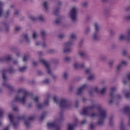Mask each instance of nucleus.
<instances>
[{"instance_id":"f257e3e1","label":"nucleus","mask_w":130,"mask_h":130,"mask_svg":"<svg viewBox=\"0 0 130 130\" xmlns=\"http://www.w3.org/2000/svg\"><path fill=\"white\" fill-rule=\"evenodd\" d=\"M18 93L24 94V96L21 99L19 96H16L14 99V101L15 102H18V101H19L20 102H22V103H25V101H26L27 97H29L30 94H29V92L26 91V90L22 89H19L18 90Z\"/></svg>"},{"instance_id":"f03ea898","label":"nucleus","mask_w":130,"mask_h":130,"mask_svg":"<svg viewBox=\"0 0 130 130\" xmlns=\"http://www.w3.org/2000/svg\"><path fill=\"white\" fill-rule=\"evenodd\" d=\"M95 107L94 106L93 107H87L84 108L83 110L80 112V114L82 115H88L90 116V117H95V116H98V115L94 114V113H91V109L94 108Z\"/></svg>"},{"instance_id":"7ed1b4c3","label":"nucleus","mask_w":130,"mask_h":130,"mask_svg":"<svg viewBox=\"0 0 130 130\" xmlns=\"http://www.w3.org/2000/svg\"><path fill=\"white\" fill-rule=\"evenodd\" d=\"M98 109L100 112L99 116L100 117V120L98 122V124H102L103 121H104V118L106 117V111L100 106L98 107Z\"/></svg>"},{"instance_id":"20e7f679","label":"nucleus","mask_w":130,"mask_h":130,"mask_svg":"<svg viewBox=\"0 0 130 130\" xmlns=\"http://www.w3.org/2000/svg\"><path fill=\"white\" fill-rule=\"evenodd\" d=\"M94 27H95V32L93 34V38L94 39V40H97L98 38H99V29L100 28V26H99V24L98 23L95 22L94 23Z\"/></svg>"},{"instance_id":"39448f33","label":"nucleus","mask_w":130,"mask_h":130,"mask_svg":"<svg viewBox=\"0 0 130 130\" xmlns=\"http://www.w3.org/2000/svg\"><path fill=\"white\" fill-rule=\"evenodd\" d=\"M71 106V103L66 100H61L60 102V108H69Z\"/></svg>"},{"instance_id":"423d86ee","label":"nucleus","mask_w":130,"mask_h":130,"mask_svg":"<svg viewBox=\"0 0 130 130\" xmlns=\"http://www.w3.org/2000/svg\"><path fill=\"white\" fill-rule=\"evenodd\" d=\"M70 16L73 21H76L77 19V8L74 7L72 9L70 12Z\"/></svg>"},{"instance_id":"0eeeda50","label":"nucleus","mask_w":130,"mask_h":130,"mask_svg":"<svg viewBox=\"0 0 130 130\" xmlns=\"http://www.w3.org/2000/svg\"><path fill=\"white\" fill-rule=\"evenodd\" d=\"M47 126L48 128H51V127H55V130H60L59 127L56 125L55 122H48L47 123Z\"/></svg>"},{"instance_id":"6e6552de","label":"nucleus","mask_w":130,"mask_h":130,"mask_svg":"<svg viewBox=\"0 0 130 130\" xmlns=\"http://www.w3.org/2000/svg\"><path fill=\"white\" fill-rule=\"evenodd\" d=\"M41 62H42V63H44L45 64V67L47 68L48 74H51V71H50V68L49 67V64L48 62H47L44 59H41L40 60Z\"/></svg>"},{"instance_id":"1a4fd4ad","label":"nucleus","mask_w":130,"mask_h":130,"mask_svg":"<svg viewBox=\"0 0 130 130\" xmlns=\"http://www.w3.org/2000/svg\"><path fill=\"white\" fill-rule=\"evenodd\" d=\"M9 118L10 121H11V122L13 123L14 127H16V126L18 125V124L17 123L15 124V123H14V121L15 120V118H14V116L10 114L9 115Z\"/></svg>"},{"instance_id":"9d476101","label":"nucleus","mask_w":130,"mask_h":130,"mask_svg":"<svg viewBox=\"0 0 130 130\" xmlns=\"http://www.w3.org/2000/svg\"><path fill=\"white\" fill-rule=\"evenodd\" d=\"M94 90L97 93H100V94L103 95V94H105V92H106V88L104 87V88H103V89H102V90H99L98 87H95Z\"/></svg>"},{"instance_id":"9b49d317","label":"nucleus","mask_w":130,"mask_h":130,"mask_svg":"<svg viewBox=\"0 0 130 130\" xmlns=\"http://www.w3.org/2000/svg\"><path fill=\"white\" fill-rule=\"evenodd\" d=\"M86 74H90V75L88 78V80H91L95 79V76L91 74V69H87L86 71Z\"/></svg>"},{"instance_id":"f8f14e48","label":"nucleus","mask_w":130,"mask_h":130,"mask_svg":"<svg viewBox=\"0 0 130 130\" xmlns=\"http://www.w3.org/2000/svg\"><path fill=\"white\" fill-rule=\"evenodd\" d=\"M70 45H71V43H66L64 44L65 49H64V52H68V51H70Z\"/></svg>"},{"instance_id":"ddd939ff","label":"nucleus","mask_w":130,"mask_h":130,"mask_svg":"<svg viewBox=\"0 0 130 130\" xmlns=\"http://www.w3.org/2000/svg\"><path fill=\"white\" fill-rule=\"evenodd\" d=\"M87 87V85L85 84L83 85L82 86H81L80 88L78 89V92H77V94L80 95L81 93H82V91H84L85 89H86V87Z\"/></svg>"},{"instance_id":"4468645a","label":"nucleus","mask_w":130,"mask_h":130,"mask_svg":"<svg viewBox=\"0 0 130 130\" xmlns=\"http://www.w3.org/2000/svg\"><path fill=\"white\" fill-rule=\"evenodd\" d=\"M85 64H80L79 62H75L74 67L75 69H78V68H84Z\"/></svg>"},{"instance_id":"2eb2a0df","label":"nucleus","mask_w":130,"mask_h":130,"mask_svg":"<svg viewBox=\"0 0 130 130\" xmlns=\"http://www.w3.org/2000/svg\"><path fill=\"white\" fill-rule=\"evenodd\" d=\"M30 19L32 20V21H37V20H39L40 21H43V16H41L39 17V18L31 16Z\"/></svg>"},{"instance_id":"dca6fc26","label":"nucleus","mask_w":130,"mask_h":130,"mask_svg":"<svg viewBox=\"0 0 130 130\" xmlns=\"http://www.w3.org/2000/svg\"><path fill=\"white\" fill-rule=\"evenodd\" d=\"M125 64H126V61H122V62L117 66V69L118 70V71H119V70H120V69H121L122 67H123V66H125Z\"/></svg>"},{"instance_id":"f3484780","label":"nucleus","mask_w":130,"mask_h":130,"mask_svg":"<svg viewBox=\"0 0 130 130\" xmlns=\"http://www.w3.org/2000/svg\"><path fill=\"white\" fill-rule=\"evenodd\" d=\"M76 126V125L73 124H68V130H74V128Z\"/></svg>"},{"instance_id":"a211bd4d","label":"nucleus","mask_w":130,"mask_h":130,"mask_svg":"<svg viewBox=\"0 0 130 130\" xmlns=\"http://www.w3.org/2000/svg\"><path fill=\"white\" fill-rule=\"evenodd\" d=\"M4 6V3L0 1V17L2 16V14H3V6Z\"/></svg>"},{"instance_id":"6ab92c4d","label":"nucleus","mask_w":130,"mask_h":130,"mask_svg":"<svg viewBox=\"0 0 130 130\" xmlns=\"http://www.w3.org/2000/svg\"><path fill=\"white\" fill-rule=\"evenodd\" d=\"M7 70H3V80H4V81H6V80H7V77H6V74H7Z\"/></svg>"},{"instance_id":"aec40b11","label":"nucleus","mask_w":130,"mask_h":130,"mask_svg":"<svg viewBox=\"0 0 130 130\" xmlns=\"http://www.w3.org/2000/svg\"><path fill=\"white\" fill-rule=\"evenodd\" d=\"M119 40H124V39H126V37L124 35H121L119 37Z\"/></svg>"},{"instance_id":"412c9836","label":"nucleus","mask_w":130,"mask_h":130,"mask_svg":"<svg viewBox=\"0 0 130 130\" xmlns=\"http://www.w3.org/2000/svg\"><path fill=\"white\" fill-rule=\"evenodd\" d=\"M77 38V36H76L75 34H72L71 36V39H72L73 40L76 39Z\"/></svg>"},{"instance_id":"4be33fe9","label":"nucleus","mask_w":130,"mask_h":130,"mask_svg":"<svg viewBox=\"0 0 130 130\" xmlns=\"http://www.w3.org/2000/svg\"><path fill=\"white\" fill-rule=\"evenodd\" d=\"M47 6H48V3L47 2H45L44 3V7L45 9H46V10H47V8H48Z\"/></svg>"},{"instance_id":"5701e85b","label":"nucleus","mask_w":130,"mask_h":130,"mask_svg":"<svg viewBox=\"0 0 130 130\" xmlns=\"http://www.w3.org/2000/svg\"><path fill=\"white\" fill-rule=\"evenodd\" d=\"M53 100L55 103H58V99H57V97H56V96H54Z\"/></svg>"},{"instance_id":"b1692460","label":"nucleus","mask_w":130,"mask_h":130,"mask_svg":"<svg viewBox=\"0 0 130 130\" xmlns=\"http://www.w3.org/2000/svg\"><path fill=\"white\" fill-rule=\"evenodd\" d=\"M25 70H26V67H25L19 68L20 72H24Z\"/></svg>"},{"instance_id":"393cba45","label":"nucleus","mask_w":130,"mask_h":130,"mask_svg":"<svg viewBox=\"0 0 130 130\" xmlns=\"http://www.w3.org/2000/svg\"><path fill=\"white\" fill-rule=\"evenodd\" d=\"M2 61L4 60H11V56H8L7 58L4 59V60H1Z\"/></svg>"},{"instance_id":"a878e982","label":"nucleus","mask_w":130,"mask_h":130,"mask_svg":"<svg viewBox=\"0 0 130 130\" xmlns=\"http://www.w3.org/2000/svg\"><path fill=\"white\" fill-rule=\"evenodd\" d=\"M34 100L35 102H37V103H38L39 101V98L37 96L34 98Z\"/></svg>"},{"instance_id":"bb28decb","label":"nucleus","mask_w":130,"mask_h":130,"mask_svg":"<svg viewBox=\"0 0 130 130\" xmlns=\"http://www.w3.org/2000/svg\"><path fill=\"white\" fill-rule=\"evenodd\" d=\"M79 54L81 56H84L85 55V52L80 51V52H79Z\"/></svg>"},{"instance_id":"cd10ccee","label":"nucleus","mask_w":130,"mask_h":130,"mask_svg":"<svg viewBox=\"0 0 130 130\" xmlns=\"http://www.w3.org/2000/svg\"><path fill=\"white\" fill-rule=\"evenodd\" d=\"M3 113H4V111L3 110V109H0V117H2V116H3Z\"/></svg>"},{"instance_id":"c85d7f7f","label":"nucleus","mask_w":130,"mask_h":130,"mask_svg":"<svg viewBox=\"0 0 130 130\" xmlns=\"http://www.w3.org/2000/svg\"><path fill=\"white\" fill-rule=\"evenodd\" d=\"M125 97L126 98H129L130 97V93L129 92H127L125 93Z\"/></svg>"},{"instance_id":"c756f323","label":"nucleus","mask_w":130,"mask_h":130,"mask_svg":"<svg viewBox=\"0 0 130 130\" xmlns=\"http://www.w3.org/2000/svg\"><path fill=\"white\" fill-rule=\"evenodd\" d=\"M20 30H21V27H20L19 26H17L15 27V30L16 31H20Z\"/></svg>"},{"instance_id":"7c9ffc66","label":"nucleus","mask_w":130,"mask_h":130,"mask_svg":"<svg viewBox=\"0 0 130 130\" xmlns=\"http://www.w3.org/2000/svg\"><path fill=\"white\" fill-rule=\"evenodd\" d=\"M32 36L33 38L35 39V38L37 37V34H36V32H34Z\"/></svg>"},{"instance_id":"2f4dec72","label":"nucleus","mask_w":130,"mask_h":130,"mask_svg":"<svg viewBox=\"0 0 130 130\" xmlns=\"http://www.w3.org/2000/svg\"><path fill=\"white\" fill-rule=\"evenodd\" d=\"M43 106V105H42L40 104H38V108H39V109H40V108H42Z\"/></svg>"},{"instance_id":"473e14b6","label":"nucleus","mask_w":130,"mask_h":130,"mask_svg":"<svg viewBox=\"0 0 130 130\" xmlns=\"http://www.w3.org/2000/svg\"><path fill=\"white\" fill-rule=\"evenodd\" d=\"M68 73H64L63 74L64 79H67V78L68 77Z\"/></svg>"},{"instance_id":"72a5a7b5","label":"nucleus","mask_w":130,"mask_h":130,"mask_svg":"<svg viewBox=\"0 0 130 130\" xmlns=\"http://www.w3.org/2000/svg\"><path fill=\"white\" fill-rule=\"evenodd\" d=\"M27 59H28V56H24L23 58V61H27Z\"/></svg>"},{"instance_id":"f704fd0d","label":"nucleus","mask_w":130,"mask_h":130,"mask_svg":"<svg viewBox=\"0 0 130 130\" xmlns=\"http://www.w3.org/2000/svg\"><path fill=\"white\" fill-rule=\"evenodd\" d=\"M115 90H116V87H112L111 89V92H114V91H115Z\"/></svg>"},{"instance_id":"c9c22d12","label":"nucleus","mask_w":130,"mask_h":130,"mask_svg":"<svg viewBox=\"0 0 130 130\" xmlns=\"http://www.w3.org/2000/svg\"><path fill=\"white\" fill-rule=\"evenodd\" d=\"M64 60L66 61H69V60H70V57H66L64 59Z\"/></svg>"},{"instance_id":"e433bc0d","label":"nucleus","mask_w":130,"mask_h":130,"mask_svg":"<svg viewBox=\"0 0 130 130\" xmlns=\"http://www.w3.org/2000/svg\"><path fill=\"white\" fill-rule=\"evenodd\" d=\"M28 119H29V120H34V117H30Z\"/></svg>"},{"instance_id":"4c0bfd02","label":"nucleus","mask_w":130,"mask_h":130,"mask_svg":"<svg viewBox=\"0 0 130 130\" xmlns=\"http://www.w3.org/2000/svg\"><path fill=\"white\" fill-rule=\"evenodd\" d=\"M59 22H60V19H57L55 21V23H56V24H58V23H59Z\"/></svg>"},{"instance_id":"58836bf2","label":"nucleus","mask_w":130,"mask_h":130,"mask_svg":"<svg viewBox=\"0 0 130 130\" xmlns=\"http://www.w3.org/2000/svg\"><path fill=\"white\" fill-rule=\"evenodd\" d=\"M90 128H93L94 127V124L91 123L90 126Z\"/></svg>"},{"instance_id":"ea45409f","label":"nucleus","mask_w":130,"mask_h":130,"mask_svg":"<svg viewBox=\"0 0 130 130\" xmlns=\"http://www.w3.org/2000/svg\"><path fill=\"white\" fill-rule=\"evenodd\" d=\"M127 78L128 80H130V74H129L127 75Z\"/></svg>"},{"instance_id":"a19ab883","label":"nucleus","mask_w":130,"mask_h":130,"mask_svg":"<svg viewBox=\"0 0 130 130\" xmlns=\"http://www.w3.org/2000/svg\"><path fill=\"white\" fill-rule=\"evenodd\" d=\"M13 110H14V111H17L18 110V108L17 107H14L13 108Z\"/></svg>"},{"instance_id":"79ce46f5","label":"nucleus","mask_w":130,"mask_h":130,"mask_svg":"<svg viewBox=\"0 0 130 130\" xmlns=\"http://www.w3.org/2000/svg\"><path fill=\"white\" fill-rule=\"evenodd\" d=\"M44 83H48V82H49V80H48V79H46L45 80H44Z\"/></svg>"},{"instance_id":"37998d69","label":"nucleus","mask_w":130,"mask_h":130,"mask_svg":"<svg viewBox=\"0 0 130 130\" xmlns=\"http://www.w3.org/2000/svg\"><path fill=\"white\" fill-rule=\"evenodd\" d=\"M48 104V101H47V102H45L44 105H47Z\"/></svg>"},{"instance_id":"c03bdc74","label":"nucleus","mask_w":130,"mask_h":130,"mask_svg":"<svg viewBox=\"0 0 130 130\" xmlns=\"http://www.w3.org/2000/svg\"><path fill=\"white\" fill-rule=\"evenodd\" d=\"M41 34L42 35H44V34H45V31H41Z\"/></svg>"},{"instance_id":"a18cd8bd","label":"nucleus","mask_w":130,"mask_h":130,"mask_svg":"<svg viewBox=\"0 0 130 130\" xmlns=\"http://www.w3.org/2000/svg\"><path fill=\"white\" fill-rule=\"evenodd\" d=\"M87 5H88V3H84L83 4V6H84V7H86V6H87Z\"/></svg>"},{"instance_id":"49530a36","label":"nucleus","mask_w":130,"mask_h":130,"mask_svg":"<svg viewBox=\"0 0 130 130\" xmlns=\"http://www.w3.org/2000/svg\"><path fill=\"white\" fill-rule=\"evenodd\" d=\"M113 63V61H110V62H109L110 66H111Z\"/></svg>"},{"instance_id":"de8ad7c7","label":"nucleus","mask_w":130,"mask_h":130,"mask_svg":"<svg viewBox=\"0 0 130 130\" xmlns=\"http://www.w3.org/2000/svg\"><path fill=\"white\" fill-rule=\"evenodd\" d=\"M85 123H86V120H84L82 121V124H84Z\"/></svg>"},{"instance_id":"09e8293b","label":"nucleus","mask_w":130,"mask_h":130,"mask_svg":"<svg viewBox=\"0 0 130 130\" xmlns=\"http://www.w3.org/2000/svg\"><path fill=\"white\" fill-rule=\"evenodd\" d=\"M59 38H62L63 37V35H61L59 36Z\"/></svg>"},{"instance_id":"8fccbe9b","label":"nucleus","mask_w":130,"mask_h":130,"mask_svg":"<svg viewBox=\"0 0 130 130\" xmlns=\"http://www.w3.org/2000/svg\"><path fill=\"white\" fill-rule=\"evenodd\" d=\"M24 38H25V39L27 40V38H28V36L25 35V36H24Z\"/></svg>"},{"instance_id":"3c124183","label":"nucleus","mask_w":130,"mask_h":130,"mask_svg":"<svg viewBox=\"0 0 130 130\" xmlns=\"http://www.w3.org/2000/svg\"><path fill=\"white\" fill-rule=\"evenodd\" d=\"M123 53L124 55H125V54H126V51H124Z\"/></svg>"},{"instance_id":"603ef678","label":"nucleus","mask_w":130,"mask_h":130,"mask_svg":"<svg viewBox=\"0 0 130 130\" xmlns=\"http://www.w3.org/2000/svg\"><path fill=\"white\" fill-rule=\"evenodd\" d=\"M37 63V62H34L33 63V64H34V66H36Z\"/></svg>"},{"instance_id":"864d4df0","label":"nucleus","mask_w":130,"mask_h":130,"mask_svg":"<svg viewBox=\"0 0 130 130\" xmlns=\"http://www.w3.org/2000/svg\"><path fill=\"white\" fill-rule=\"evenodd\" d=\"M126 19H127V20H129V19H130V16L127 17L126 18Z\"/></svg>"},{"instance_id":"5fc2aeb1","label":"nucleus","mask_w":130,"mask_h":130,"mask_svg":"<svg viewBox=\"0 0 130 130\" xmlns=\"http://www.w3.org/2000/svg\"><path fill=\"white\" fill-rule=\"evenodd\" d=\"M121 130H124V128H123V127H122L121 128Z\"/></svg>"},{"instance_id":"6e6d98bb","label":"nucleus","mask_w":130,"mask_h":130,"mask_svg":"<svg viewBox=\"0 0 130 130\" xmlns=\"http://www.w3.org/2000/svg\"><path fill=\"white\" fill-rule=\"evenodd\" d=\"M25 125H26V126L28 125V123H27V122H25Z\"/></svg>"},{"instance_id":"4d7b16f0","label":"nucleus","mask_w":130,"mask_h":130,"mask_svg":"<svg viewBox=\"0 0 130 130\" xmlns=\"http://www.w3.org/2000/svg\"><path fill=\"white\" fill-rule=\"evenodd\" d=\"M22 118H23V117L18 118V120H20V119H22Z\"/></svg>"},{"instance_id":"13d9d810","label":"nucleus","mask_w":130,"mask_h":130,"mask_svg":"<svg viewBox=\"0 0 130 130\" xmlns=\"http://www.w3.org/2000/svg\"><path fill=\"white\" fill-rule=\"evenodd\" d=\"M128 35L129 36V35H130V30L128 31Z\"/></svg>"},{"instance_id":"bf43d9fd","label":"nucleus","mask_w":130,"mask_h":130,"mask_svg":"<svg viewBox=\"0 0 130 130\" xmlns=\"http://www.w3.org/2000/svg\"><path fill=\"white\" fill-rule=\"evenodd\" d=\"M110 96L111 97H112V93H111Z\"/></svg>"},{"instance_id":"052dcab7","label":"nucleus","mask_w":130,"mask_h":130,"mask_svg":"<svg viewBox=\"0 0 130 130\" xmlns=\"http://www.w3.org/2000/svg\"><path fill=\"white\" fill-rule=\"evenodd\" d=\"M15 15H17L18 14V13L17 12H15Z\"/></svg>"},{"instance_id":"680f3d73","label":"nucleus","mask_w":130,"mask_h":130,"mask_svg":"<svg viewBox=\"0 0 130 130\" xmlns=\"http://www.w3.org/2000/svg\"><path fill=\"white\" fill-rule=\"evenodd\" d=\"M110 103H112V101H110Z\"/></svg>"},{"instance_id":"e2e57ef3","label":"nucleus","mask_w":130,"mask_h":130,"mask_svg":"<svg viewBox=\"0 0 130 130\" xmlns=\"http://www.w3.org/2000/svg\"><path fill=\"white\" fill-rule=\"evenodd\" d=\"M2 125V122H0V125Z\"/></svg>"},{"instance_id":"0e129e2a","label":"nucleus","mask_w":130,"mask_h":130,"mask_svg":"<svg viewBox=\"0 0 130 130\" xmlns=\"http://www.w3.org/2000/svg\"><path fill=\"white\" fill-rule=\"evenodd\" d=\"M41 119H42V116L41 117Z\"/></svg>"},{"instance_id":"69168bd1","label":"nucleus","mask_w":130,"mask_h":130,"mask_svg":"<svg viewBox=\"0 0 130 130\" xmlns=\"http://www.w3.org/2000/svg\"><path fill=\"white\" fill-rule=\"evenodd\" d=\"M111 122V119L110 120V122Z\"/></svg>"},{"instance_id":"338daca9","label":"nucleus","mask_w":130,"mask_h":130,"mask_svg":"<svg viewBox=\"0 0 130 130\" xmlns=\"http://www.w3.org/2000/svg\"><path fill=\"white\" fill-rule=\"evenodd\" d=\"M124 84H125V83H126L125 81H124Z\"/></svg>"},{"instance_id":"774afa93","label":"nucleus","mask_w":130,"mask_h":130,"mask_svg":"<svg viewBox=\"0 0 130 130\" xmlns=\"http://www.w3.org/2000/svg\"><path fill=\"white\" fill-rule=\"evenodd\" d=\"M104 2H105V1H106V0H103Z\"/></svg>"}]
</instances>
